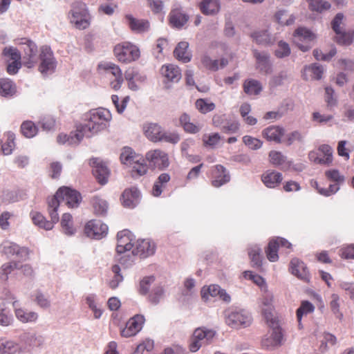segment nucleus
<instances>
[{"instance_id":"6","label":"nucleus","mask_w":354,"mask_h":354,"mask_svg":"<svg viewBox=\"0 0 354 354\" xmlns=\"http://www.w3.org/2000/svg\"><path fill=\"white\" fill-rule=\"evenodd\" d=\"M39 61L38 70L42 75L48 76L55 71L57 63L50 46L44 45L40 47Z\"/></svg>"},{"instance_id":"18","label":"nucleus","mask_w":354,"mask_h":354,"mask_svg":"<svg viewBox=\"0 0 354 354\" xmlns=\"http://www.w3.org/2000/svg\"><path fill=\"white\" fill-rule=\"evenodd\" d=\"M93 165V174L101 185H105L108 182L109 170L106 165L97 158H93L90 160Z\"/></svg>"},{"instance_id":"41","label":"nucleus","mask_w":354,"mask_h":354,"mask_svg":"<svg viewBox=\"0 0 354 354\" xmlns=\"http://www.w3.org/2000/svg\"><path fill=\"white\" fill-rule=\"evenodd\" d=\"M261 252V248L257 245H252L248 248V254L252 263V266L257 268L262 266V256Z\"/></svg>"},{"instance_id":"13","label":"nucleus","mask_w":354,"mask_h":354,"mask_svg":"<svg viewBox=\"0 0 354 354\" xmlns=\"http://www.w3.org/2000/svg\"><path fill=\"white\" fill-rule=\"evenodd\" d=\"M1 252L7 257H15L21 260H26L28 256V250L24 247H20L15 243L11 241H4L1 246Z\"/></svg>"},{"instance_id":"52","label":"nucleus","mask_w":354,"mask_h":354,"mask_svg":"<svg viewBox=\"0 0 354 354\" xmlns=\"http://www.w3.org/2000/svg\"><path fill=\"white\" fill-rule=\"evenodd\" d=\"M59 205V201L54 197L48 201V211L51 219L49 221L53 223V227L54 226V224L59 221V216L57 214Z\"/></svg>"},{"instance_id":"60","label":"nucleus","mask_w":354,"mask_h":354,"mask_svg":"<svg viewBox=\"0 0 354 354\" xmlns=\"http://www.w3.org/2000/svg\"><path fill=\"white\" fill-rule=\"evenodd\" d=\"M287 15V10H280L277 11L274 15L275 21L280 25L282 26H290L294 24L295 21V17L293 15H290L289 18L284 21L283 17Z\"/></svg>"},{"instance_id":"4","label":"nucleus","mask_w":354,"mask_h":354,"mask_svg":"<svg viewBox=\"0 0 354 354\" xmlns=\"http://www.w3.org/2000/svg\"><path fill=\"white\" fill-rule=\"evenodd\" d=\"M19 44L23 51V65L28 68H33L39 62V50L37 44L28 38L21 39Z\"/></svg>"},{"instance_id":"55","label":"nucleus","mask_w":354,"mask_h":354,"mask_svg":"<svg viewBox=\"0 0 354 354\" xmlns=\"http://www.w3.org/2000/svg\"><path fill=\"white\" fill-rule=\"evenodd\" d=\"M291 50L290 46L284 41H279L277 44V48L274 50V55L277 58H284L290 55Z\"/></svg>"},{"instance_id":"23","label":"nucleus","mask_w":354,"mask_h":354,"mask_svg":"<svg viewBox=\"0 0 354 354\" xmlns=\"http://www.w3.org/2000/svg\"><path fill=\"white\" fill-rule=\"evenodd\" d=\"M124 77L128 82L129 88L134 91L139 89L138 85L136 82L144 83L147 79L145 74L140 73L133 68H129L125 71Z\"/></svg>"},{"instance_id":"12","label":"nucleus","mask_w":354,"mask_h":354,"mask_svg":"<svg viewBox=\"0 0 354 354\" xmlns=\"http://www.w3.org/2000/svg\"><path fill=\"white\" fill-rule=\"evenodd\" d=\"M84 232L88 237L101 239L107 234L108 226L100 220H91L85 225Z\"/></svg>"},{"instance_id":"53","label":"nucleus","mask_w":354,"mask_h":354,"mask_svg":"<svg viewBox=\"0 0 354 354\" xmlns=\"http://www.w3.org/2000/svg\"><path fill=\"white\" fill-rule=\"evenodd\" d=\"M17 268V263L16 262H8L3 264L0 268V280L6 281L8 275Z\"/></svg>"},{"instance_id":"30","label":"nucleus","mask_w":354,"mask_h":354,"mask_svg":"<svg viewBox=\"0 0 354 354\" xmlns=\"http://www.w3.org/2000/svg\"><path fill=\"white\" fill-rule=\"evenodd\" d=\"M261 299L262 313L266 322L276 319L272 313V295L267 290Z\"/></svg>"},{"instance_id":"44","label":"nucleus","mask_w":354,"mask_h":354,"mask_svg":"<svg viewBox=\"0 0 354 354\" xmlns=\"http://www.w3.org/2000/svg\"><path fill=\"white\" fill-rule=\"evenodd\" d=\"M315 306L308 301H303L299 308L297 310V318L299 322V327L301 328V319L304 315H306L314 311Z\"/></svg>"},{"instance_id":"50","label":"nucleus","mask_w":354,"mask_h":354,"mask_svg":"<svg viewBox=\"0 0 354 354\" xmlns=\"http://www.w3.org/2000/svg\"><path fill=\"white\" fill-rule=\"evenodd\" d=\"M279 248V243L275 241V239H272L269 242L267 249L266 250V253L267 258L270 261L275 262L278 260Z\"/></svg>"},{"instance_id":"20","label":"nucleus","mask_w":354,"mask_h":354,"mask_svg":"<svg viewBox=\"0 0 354 354\" xmlns=\"http://www.w3.org/2000/svg\"><path fill=\"white\" fill-rule=\"evenodd\" d=\"M291 273L304 282L308 283L310 279V272L306 264L299 259H292L290 263Z\"/></svg>"},{"instance_id":"33","label":"nucleus","mask_w":354,"mask_h":354,"mask_svg":"<svg viewBox=\"0 0 354 354\" xmlns=\"http://www.w3.org/2000/svg\"><path fill=\"white\" fill-rule=\"evenodd\" d=\"M261 179L267 187L274 188L279 185L283 178L282 174L279 172L267 171L262 175Z\"/></svg>"},{"instance_id":"10","label":"nucleus","mask_w":354,"mask_h":354,"mask_svg":"<svg viewBox=\"0 0 354 354\" xmlns=\"http://www.w3.org/2000/svg\"><path fill=\"white\" fill-rule=\"evenodd\" d=\"M53 197L59 203L64 202L69 208L77 207L82 201L80 193L68 187H60Z\"/></svg>"},{"instance_id":"24","label":"nucleus","mask_w":354,"mask_h":354,"mask_svg":"<svg viewBox=\"0 0 354 354\" xmlns=\"http://www.w3.org/2000/svg\"><path fill=\"white\" fill-rule=\"evenodd\" d=\"M132 251L136 255L146 258L154 254L155 244L149 239L138 240L136 248Z\"/></svg>"},{"instance_id":"43","label":"nucleus","mask_w":354,"mask_h":354,"mask_svg":"<svg viewBox=\"0 0 354 354\" xmlns=\"http://www.w3.org/2000/svg\"><path fill=\"white\" fill-rule=\"evenodd\" d=\"M243 90L248 95H258L262 91V86L258 80H248L243 84Z\"/></svg>"},{"instance_id":"64","label":"nucleus","mask_w":354,"mask_h":354,"mask_svg":"<svg viewBox=\"0 0 354 354\" xmlns=\"http://www.w3.org/2000/svg\"><path fill=\"white\" fill-rule=\"evenodd\" d=\"M304 136L299 131H294L286 135L285 139L283 140L284 143L290 146L295 142H302L304 141Z\"/></svg>"},{"instance_id":"62","label":"nucleus","mask_w":354,"mask_h":354,"mask_svg":"<svg viewBox=\"0 0 354 354\" xmlns=\"http://www.w3.org/2000/svg\"><path fill=\"white\" fill-rule=\"evenodd\" d=\"M304 70L310 73L313 75L312 78L315 80H320L324 71L323 66L317 63L306 66Z\"/></svg>"},{"instance_id":"11","label":"nucleus","mask_w":354,"mask_h":354,"mask_svg":"<svg viewBox=\"0 0 354 354\" xmlns=\"http://www.w3.org/2000/svg\"><path fill=\"white\" fill-rule=\"evenodd\" d=\"M269 327L272 329V333L269 337L264 339L262 342L263 346L267 348H272L279 346L282 343L283 334L281 328L279 325L277 319L266 322Z\"/></svg>"},{"instance_id":"42","label":"nucleus","mask_w":354,"mask_h":354,"mask_svg":"<svg viewBox=\"0 0 354 354\" xmlns=\"http://www.w3.org/2000/svg\"><path fill=\"white\" fill-rule=\"evenodd\" d=\"M309 9L313 12L322 13L330 8L329 2L324 0H306Z\"/></svg>"},{"instance_id":"7","label":"nucleus","mask_w":354,"mask_h":354,"mask_svg":"<svg viewBox=\"0 0 354 354\" xmlns=\"http://www.w3.org/2000/svg\"><path fill=\"white\" fill-rule=\"evenodd\" d=\"M344 19L343 13H337L331 21V27L335 32V41L338 44L348 46L353 42L354 34L350 31H346L344 26H341L343 24Z\"/></svg>"},{"instance_id":"51","label":"nucleus","mask_w":354,"mask_h":354,"mask_svg":"<svg viewBox=\"0 0 354 354\" xmlns=\"http://www.w3.org/2000/svg\"><path fill=\"white\" fill-rule=\"evenodd\" d=\"M165 290L160 285L153 287L151 292L148 295L149 301L154 304L157 305L160 300L164 297Z\"/></svg>"},{"instance_id":"56","label":"nucleus","mask_w":354,"mask_h":354,"mask_svg":"<svg viewBox=\"0 0 354 354\" xmlns=\"http://www.w3.org/2000/svg\"><path fill=\"white\" fill-rule=\"evenodd\" d=\"M288 80V74L286 71H281L278 74L273 75L269 82L270 88H277L284 84V82Z\"/></svg>"},{"instance_id":"1","label":"nucleus","mask_w":354,"mask_h":354,"mask_svg":"<svg viewBox=\"0 0 354 354\" xmlns=\"http://www.w3.org/2000/svg\"><path fill=\"white\" fill-rule=\"evenodd\" d=\"M111 120V114L109 110L102 108L92 109L84 115L85 124L78 125V129L84 137L90 138L104 130Z\"/></svg>"},{"instance_id":"45","label":"nucleus","mask_w":354,"mask_h":354,"mask_svg":"<svg viewBox=\"0 0 354 354\" xmlns=\"http://www.w3.org/2000/svg\"><path fill=\"white\" fill-rule=\"evenodd\" d=\"M92 204L94 212L97 215L104 216L106 214L108 204L105 200L100 198L99 196H94L92 199Z\"/></svg>"},{"instance_id":"8","label":"nucleus","mask_w":354,"mask_h":354,"mask_svg":"<svg viewBox=\"0 0 354 354\" xmlns=\"http://www.w3.org/2000/svg\"><path fill=\"white\" fill-rule=\"evenodd\" d=\"M114 54L118 60L122 63L136 61L140 55L139 48L130 42L117 44L114 48Z\"/></svg>"},{"instance_id":"36","label":"nucleus","mask_w":354,"mask_h":354,"mask_svg":"<svg viewBox=\"0 0 354 354\" xmlns=\"http://www.w3.org/2000/svg\"><path fill=\"white\" fill-rule=\"evenodd\" d=\"M221 8L219 0H203L200 3V9L204 15H214L218 13Z\"/></svg>"},{"instance_id":"54","label":"nucleus","mask_w":354,"mask_h":354,"mask_svg":"<svg viewBox=\"0 0 354 354\" xmlns=\"http://www.w3.org/2000/svg\"><path fill=\"white\" fill-rule=\"evenodd\" d=\"M196 106L201 113H207L213 111L216 106L215 104L207 99H198L196 102Z\"/></svg>"},{"instance_id":"32","label":"nucleus","mask_w":354,"mask_h":354,"mask_svg":"<svg viewBox=\"0 0 354 354\" xmlns=\"http://www.w3.org/2000/svg\"><path fill=\"white\" fill-rule=\"evenodd\" d=\"M84 138L82 131H79L78 126L75 131H72L69 135L60 133L58 135L57 140L59 144H67L68 145L78 144Z\"/></svg>"},{"instance_id":"40","label":"nucleus","mask_w":354,"mask_h":354,"mask_svg":"<svg viewBox=\"0 0 354 354\" xmlns=\"http://www.w3.org/2000/svg\"><path fill=\"white\" fill-rule=\"evenodd\" d=\"M270 162L275 166L283 165H287L288 167H291L292 162L287 161V158L281 152L277 151H271L269 153Z\"/></svg>"},{"instance_id":"63","label":"nucleus","mask_w":354,"mask_h":354,"mask_svg":"<svg viewBox=\"0 0 354 354\" xmlns=\"http://www.w3.org/2000/svg\"><path fill=\"white\" fill-rule=\"evenodd\" d=\"M201 63L203 66L210 71H216L219 69L218 60L212 59L209 55H203L201 57Z\"/></svg>"},{"instance_id":"28","label":"nucleus","mask_w":354,"mask_h":354,"mask_svg":"<svg viewBox=\"0 0 354 354\" xmlns=\"http://www.w3.org/2000/svg\"><path fill=\"white\" fill-rule=\"evenodd\" d=\"M170 25L177 29H180L189 20V16L181 9H173L169 15Z\"/></svg>"},{"instance_id":"14","label":"nucleus","mask_w":354,"mask_h":354,"mask_svg":"<svg viewBox=\"0 0 354 354\" xmlns=\"http://www.w3.org/2000/svg\"><path fill=\"white\" fill-rule=\"evenodd\" d=\"M253 56L256 59L257 68L263 74L269 75L273 71L272 63L270 61V55L267 51L252 50Z\"/></svg>"},{"instance_id":"27","label":"nucleus","mask_w":354,"mask_h":354,"mask_svg":"<svg viewBox=\"0 0 354 354\" xmlns=\"http://www.w3.org/2000/svg\"><path fill=\"white\" fill-rule=\"evenodd\" d=\"M0 354H24L20 343L6 337L0 338Z\"/></svg>"},{"instance_id":"16","label":"nucleus","mask_w":354,"mask_h":354,"mask_svg":"<svg viewBox=\"0 0 354 354\" xmlns=\"http://www.w3.org/2000/svg\"><path fill=\"white\" fill-rule=\"evenodd\" d=\"M145 320L143 315H136L127 322L125 328L121 330V335L124 337L136 335L142 329Z\"/></svg>"},{"instance_id":"3","label":"nucleus","mask_w":354,"mask_h":354,"mask_svg":"<svg viewBox=\"0 0 354 354\" xmlns=\"http://www.w3.org/2000/svg\"><path fill=\"white\" fill-rule=\"evenodd\" d=\"M225 320L227 325L232 328H246L252 322L251 314L243 308L230 307L224 311Z\"/></svg>"},{"instance_id":"17","label":"nucleus","mask_w":354,"mask_h":354,"mask_svg":"<svg viewBox=\"0 0 354 354\" xmlns=\"http://www.w3.org/2000/svg\"><path fill=\"white\" fill-rule=\"evenodd\" d=\"M212 185L214 187H220L230 180V174L225 167L216 165L212 169Z\"/></svg>"},{"instance_id":"31","label":"nucleus","mask_w":354,"mask_h":354,"mask_svg":"<svg viewBox=\"0 0 354 354\" xmlns=\"http://www.w3.org/2000/svg\"><path fill=\"white\" fill-rule=\"evenodd\" d=\"M251 37L259 45L272 46L276 41V37L267 30L256 31L252 33Z\"/></svg>"},{"instance_id":"25","label":"nucleus","mask_w":354,"mask_h":354,"mask_svg":"<svg viewBox=\"0 0 354 354\" xmlns=\"http://www.w3.org/2000/svg\"><path fill=\"white\" fill-rule=\"evenodd\" d=\"M125 19L129 27L133 32L142 33L149 30L150 24L149 21L146 19H137L131 15H127Z\"/></svg>"},{"instance_id":"58","label":"nucleus","mask_w":354,"mask_h":354,"mask_svg":"<svg viewBox=\"0 0 354 354\" xmlns=\"http://www.w3.org/2000/svg\"><path fill=\"white\" fill-rule=\"evenodd\" d=\"M221 289V288L216 284L210 285L207 288L203 287L201 290V296L205 300L209 299V296L218 297Z\"/></svg>"},{"instance_id":"15","label":"nucleus","mask_w":354,"mask_h":354,"mask_svg":"<svg viewBox=\"0 0 354 354\" xmlns=\"http://www.w3.org/2000/svg\"><path fill=\"white\" fill-rule=\"evenodd\" d=\"M146 159L149 161L151 166L160 170L165 169L169 165L167 153L160 149L148 151L146 153Z\"/></svg>"},{"instance_id":"21","label":"nucleus","mask_w":354,"mask_h":354,"mask_svg":"<svg viewBox=\"0 0 354 354\" xmlns=\"http://www.w3.org/2000/svg\"><path fill=\"white\" fill-rule=\"evenodd\" d=\"M117 246L116 251L118 254H123L129 252L133 244L131 232L128 230L120 231L117 234Z\"/></svg>"},{"instance_id":"59","label":"nucleus","mask_w":354,"mask_h":354,"mask_svg":"<svg viewBox=\"0 0 354 354\" xmlns=\"http://www.w3.org/2000/svg\"><path fill=\"white\" fill-rule=\"evenodd\" d=\"M111 270L114 274L113 279L109 281V286L112 289H115L123 281V276L120 274L121 268L118 265H113Z\"/></svg>"},{"instance_id":"29","label":"nucleus","mask_w":354,"mask_h":354,"mask_svg":"<svg viewBox=\"0 0 354 354\" xmlns=\"http://www.w3.org/2000/svg\"><path fill=\"white\" fill-rule=\"evenodd\" d=\"M284 133L285 130L283 127L272 125L264 129L261 134L268 141L280 143Z\"/></svg>"},{"instance_id":"57","label":"nucleus","mask_w":354,"mask_h":354,"mask_svg":"<svg viewBox=\"0 0 354 354\" xmlns=\"http://www.w3.org/2000/svg\"><path fill=\"white\" fill-rule=\"evenodd\" d=\"M294 37L299 41L307 40L310 41L314 39L315 35L306 28H298L294 32Z\"/></svg>"},{"instance_id":"5","label":"nucleus","mask_w":354,"mask_h":354,"mask_svg":"<svg viewBox=\"0 0 354 354\" xmlns=\"http://www.w3.org/2000/svg\"><path fill=\"white\" fill-rule=\"evenodd\" d=\"M19 341L24 354H26L42 347L45 343V337L39 333L26 330L19 335Z\"/></svg>"},{"instance_id":"22","label":"nucleus","mask_w":354,"mask_h":354,"mask_svg":"<svg viewBox=\"0 0 354 354\" xmlns=\"http://www.w3.org/2000/svg\"><path fill=\"white\" fill-rule=\"evenodd\" d=\"M161 73L165 77V87L169 88V82L177 83L181 79V71L180 68L174 64L164 65L161 68Z\"/></svg>"},{"instance_id":"26","label":"nucleus","mask_w":354,"mask_h":354,"mask_svg":"<svg viewBox=\"0 0 354 354\" xmlns=\"http://www.w3.org/2000/svg\"><path fill=\"white\" fill-rule=\"evenodd\" d=\"M140 193L136 187L126 189L122 194V202L124 207L134 208L140 201Z\"/></svg>"},{"instance_id":"48","label":"nucleus","mask_w":354,"mask_h":354,"mask_svg":"<svg viewBox=\"0 0 354 354\" xmlns=\"http://www.w3.org/2000/svg\"><path fill=\"white\" fill-rule=\"evenodd\" d=\"M61 225L63 232L68 235L72 236L75 234V230L72 225V216L68 213L62 215L61 220Z\"/></svg>"},{"instance_id":"37","label":"nucleus","mask_w":354,"mask_h":354,"mask_svg":"<svg viewBox=\"0 0 354 354\" xmlns=\"http://www.w3.org/2000/svg\"><path fill=\"white\" fill-rule=\"evenodd\" d=\"M142 157L136 155L134 151L130 147H124L120 154V160L122 164L126 165H132L134 162H139Z\"/></svg>"},{"instance_id":"9","label":"nucleus","mask_w":354,"mask_h":354,"mask_svg":"<svg viewBox=\"0 0 354 354\" xmlns=\"http://www.w3.org/2000/svg\"><path fill=\"white\" fill-rule=\"evenodd\" d=\"M216 335V331L206 328H198L193 333L189 350L194 353L198 351L201 347L210 344Z\"/></svg>"},{"instance_id":"34","label":"nucleus","mask_w":354,"mask_h":354,"mask_svg":"<svg viewBox=\"0 0 354 354\" xmlns=\"http://www.w3.org/2000/svg\"><path fill=\"white\" fill-rule=\"evenodd\" d=\"M188 42L184 41L179 42L174 50V55L176 58L183 63L190 62L192 59V54L188 51Z\"/></svg>"},{"instance_id":"46","label":"nucleus","mask_w":354,"mask_h":354,"mask_svg":"<svg viewBox=\"0 0 354 354\" xmlns=\"http://www.w3.org/2000/svg\"><path fill=\"white\" fill-rule=\"evenodd\" d=\"M21 131L26 138H31L37 135L38 128L33 122L27 120L21 124Z\"/></svg>"},{"instance_id":"2","label":"nucleus","mask_w":354,"mask_h":354,"mask_svg":"<svg viewBox=\"0 0 354 354\" xmlns=\"http://www.w3.org/2000/svg\"><path fill=\"white\" fill-rule=\"evenodd\" d=\"M70 22L80 30H84L90 25L91 16L86 5L81 1H75L71 5L68 13Z\"/></svg>"},{"instance_id":"35","label":"nucleus","mask_w":354,"mask_h":354,"mask_svg":"<svg viewBox=\"0 0 354 354\" xmlns=\"http://www.w3.org/2000/svg\"><path fill=\"white\" fill-rule=\"evenodd\" d=\"M145 135L152 142H159L163 129L156 123H149L144 125Z\"/></svg>"},{"instance_id":"39","label":"nucleus","mask_w":354,"mask_h":354,"mask_svg":"<svg viewBox=\"0 0 354 354\" xmlns=\"http://www.w3.org/2000/svg\"><path fill=\"white\" fill-rule=\"evenodd\" d=\"M30 216L33 223L40 228L46 230H50L53 229V223L47 221L46 218L39 212H31Z\"/></svg>"},{"instance_id":"49","label":"nucleus","mask_w":354,"mask_h":354,"mask_svg":"<svg viewBox=\"0 0 354 354\" xmlns=\"http://www.w3.org/2000/svg\"><path fill=\"white\" fill-rule=\"evenodd\" d=\"M14 319L12 315L7 310L6 304L2 302L0 304V325L3 326H8L12 324Z\"/></svg>"},{"instance_id":"61","label":"nucleus","mask_w":354,"mask_h":354,"mask_svg":"<svg viewBox=\"0 0 354 354\" xmlns=\"http://www.w3.org/2000/svg\"><path fill=\"white\" fill-rule=\"evenodd\" d=\"M35 301L41 308H48L50 306L49 297L40 290H37L35 295Z\"/></svg>"},{"instance_id":"47","label":"nucleus","mask_w":354,"mask_h":354,"mask_svg":"<svg viewBox=\"0 0 354 354\" xmlns=\"http://www.w3.org/2000/svg\"><path fill=\"white\" fill-rule=\"evenodd\" d=\"M155 277L153 275L143 277L139 283L138 292L141 295H148L151 286L154 283Z\"/></svg>"},{"instance_id":"38","label":"nucleus","mask_w":354,"mask_h":354,"mask_svg":"<svg viewBox=\"0 0 354 354\" xmlns=\"http://www.w3.org/2000/svg\"><path fill=\"white\" fill-rule=\"evenodd\" d=\"M16 92L14 83L9 79H0V95L3 97L12 96Z\"/></svg>"},{"instance_id":"19","label":"nucleus","mask_w":354,"mask_h":354,"mask_svg":"<svg viewBox=\"0 0 354 354\" xmlns=\"http://www.w3.org/2000/svg\"><path fill=\"white\" fill-rule=\"evenodd\" d=\"M12 306L16 318L23 324L35 323L39 318L37 313L34 311H28L19 306V301L15 300L12 302Z\"/></svg>"}]
</instances>
